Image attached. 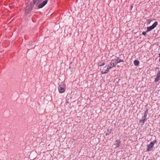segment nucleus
I'll return each mask as SVG.
<instances>
[{
    "mask_svg": "<svg viewBox=\"0 0 160 160\" xmlns=\"http://www.w3.org/2000/svg\"><path fill=\"white\" fill-rule=\"evenodd\" d=\"M42 1V0H33V3L39 8H41L45 6L48 2V0H45L42 3H41Z\"/></svg>",
    "mask_w": 160,
    "mask_h": 160,
    "instance_id": "obj_1",
    "label": "nucleus"
},
{
    "mask_svg": "<svg viewBox=\"0 0 160 160\" xmlns=\"http://www.w3.org/2000/svg\"><path fill=\"white\" fill-rule=\"evenodd\" d=\"M148 113V109H146V110L145 111L144 113V116L142 117V118L139 121V124L141 126H142L145 122H146L147 120V116Z\"/></svg>",
    "mask_w": 160,
    "mask_h": 160,
    "instance_id": "obj_2",
    "label": "nucleus"
},
{
    "mask_svg": "<svg viewBox=\"0 0 160 160\" xmlns=\"http://www.w3.org/2000/svg\"><path fill=\"white\" fill-rule=\"evenodd\" d=\"M66 85L63 83L62 82L59 85L58 87L59 92L60 93H62L64 92L66 90Z\"/></svg>",
    "mask_w": 160,
    "mask_h": 160,
    "instance_id": "obj_3",
    "label": "nucleus"
},
{
    "mask_svg": "<svg viewBox=\"0 0 160 160\" xmlns=\"http://www.w3.org/2000/svg\"><path fill=\"white\" fill-rule=\"evenodd\" d=\"M117 62V58L112 59V60L110 65L108 66L107 69H109L112 67L114 66L115 65H116L118 63V62Z\"/></svg>",
    "mask_w": 160,
    "mask_h": 160,
    "instance_id": "obj_4",
    "label": "nucleus"
},
{
    "mask_svg": "<svg viewBox=\"0 0 160 160\" xmlns=\"http://www.w3.org/2000/svg\"><path fill=\"white\" fill-rule=\"evenodd\" d=\"M157 142L156 140H154L153 142H150V143L148 145L147 148V151H149L150 149L152 148L153 147L154 144Z\"/></svg>",
    "mask_w": 160,
    "mask_h": 160,
    "instance_id": "obj_5",
    "label": "nucleus"
},
{
    "mask_svg": "<svg viewBox=\"0 0 160 160\" xmlns=\"http://www.w3.org/2000/svg\"><path fill=\"white\" fill-rule=\"evenodd\" d=\"M158 24V22H155L151 26L147 27L146 32H148L149 31H150L152 29H153L156 27Z\"/></svg>",
    "mask_w": 160,
    "mask_h": 160,
    "instance_id": "obj_6",
    "label": "nucleus"
},
{
    "mask_svg": "<svg viewBox=\"0 0 160 160\" xmlns=\"http://www.w3.org/2000/svg\"><path fill=\"white\" fill-rule=\"evenodd\" d=\"M160 80V71L157 73L156 75V78H155L154 82H157Z\"/></svg>",
    "mask_w": 160,
    "mask_h": 160,
    "instance_id": "obj_7",
    "label": "nucleus"
},
{
    "mask_svg": "<svg viewBox=\"0 0 160 160\" xmlns=\"http://www.w3.org/2000/svg\"><path fill=\"white\" fill-rule=\"evenodd\" d=\"M32 6H31V7L28 6L27 7L25 11V13L28 14L29 12H30L32 10Z\"/></svg>",
    "mask_w": 160,
    "mask_h": 160,
    "instance_id": "obj_8",
    "label": "nucleus"
},
{
    "mask_svg": "<svg viewBox=\"0 0 160 160\" xmlns=\"http://www.w3.org/2000/svg\"><path fill=\"white\" fill-rule=\"evenodd\" d=\"M121 142H120L119 140H117L115 142V143L114 145L116 146L115 148H118L119 147L120 145Z\"/></svg>",
    "mask_w": 160,
    "mask_h": 160,
    "instance_id": "obj_9",
    "label": "nucleus"
},
{
    "mask_svg": "<svg viewBox=\"0 0 160 160\" xmlns=\"http://www.w3.org/2000/svg\"><path fill=\"white\" fill-rule=\"evenodd\" d=\"M134 63L135 66H137L139 64V62L138 60H135L134 62Z\"/></svg>",
    "mask_w": 160,
    "mask_h": 160,
    "instance_id": "obj_10",
    "label": "nucleus"
},
{
    "mask_svg": "<svg viewBox=\"0 0 160 160\" xmlns=\"http://www.w3.org/2000/svg\"><path fill=\"white\" fill-rule=\"evenodd\" d=\"M117 62H118V63L119 62H122L123 61V60H122L120 59H119L118 58H117Z\"/></svg>",
    "mask_w": 160,
    "mask_h": 160,
    "instance_id": "obj_11",
    "label": "nucleus"
},
{
    "mask_svg": "<svg viewBox=\"0 0 160 160\" xmlns=\"http://www.w3.org/2000/svg\"><path fill=\"white\" fill-rule=\"evenodd\" d=\"M108 71H102L101 73L102 74L106 73L108 72Z\"/></svg>",
    "mask_w": 160,
    "mask_h": 160,
    "instance_id": "obj_12",
    "label": "nucleus"
},
{
    "mask_svg": "<svg viewBox=\"0 0 160 160\" xmlns=\"http://www.w3.org/2000/svg\"><path fill=\"white\" fill-rule=\"evenodd\" d=\"M142 34L144 35H146V32H142Z\"/></svg>",
    "mask_w": 160,
    "mask_h": 160,
    "instance_id": "obj_13",
    "label": "nucleus"
},
{
    "mask_svg": "<svg viewBox=\"0 0 160 160\" xmlns=\"http://www.w3.org/2000/svg\"><path fill=\"white\" fill-rule=\"evenodd\" d=\"M104 64H105V63L104 62H103L102 64H100L99 65L100 66H102L104 65Z\"/></svg>",
    "mask_w": 160,
    "mask_h": 160,
    "instance_id": "obj_14",
    "label": "nucleus"
},
{
    "mask_svg": "<svg viewBox=\"0 0 160 160\" xmlns=\"http://www.w3.org/2000/svg\"><path fill=\"white\" fill-rule=\"evenodd\" d=\"M109 134V133H106V136H107V135H108Z\"/></svg>",
    "mask_w": 160,
    "mask_h": 160,
    "instance_id": "obj_15",
    "label": "nucleus"
},
{
    "mask_svg": "<svg viewBox=\"0 0 160 160\" xmlns=\"http://www.w3.org/2000/svg\"><path fill=\"white\" fill-rule=\"evenodd\" d=\"M132 7H133L132 6H131V8H132Z\"/></svg>",
    "mask_w": 160,
    "mask_h": 160,
    "instance_id": "obj_16",
    "label": "nucleus"
}]
</instances>
